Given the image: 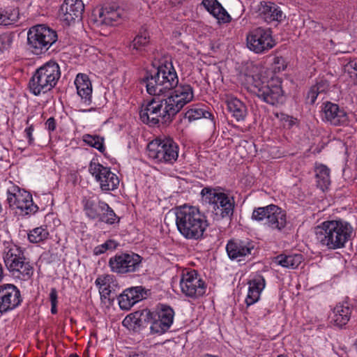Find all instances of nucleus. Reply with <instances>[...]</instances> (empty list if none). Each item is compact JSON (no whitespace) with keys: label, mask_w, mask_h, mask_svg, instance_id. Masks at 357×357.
Instances as JSON below:
<instances>
[{"label":"nucleus","mask_w":357,"mask_h":357,"mask_svg":"<svg viewBox=\"0 0 357 357\" xmlns=\"http://www.w3.org/2000/svg\"><path fill=\"white\" fill-rule=\"evenodd\" d=\"M142 259L135 252H121L111 257L108 264L112 272L123 275L138 271Z\"/></svg>","instance_id":"nucleus-10"},{"label":"nucleus","mask_w":357,"mask_h":357,"mask_svg":"<svg viewBox=\"0 0 357 357\" xmlns=\"http://www.w3.org/2000/svg\"><path fill=\"white\" fill-rule=\"evenodd\" d=\"M268 208L265 215L266 225L273 230L282 231L287 225V213L277 205L270 204L266 206Z\"/></svg>","instance_id":"nucleus-19"},{"label":"nucleus","mask_w":357,"mask_h":357,"mask_svg":"<svg viewBox=\"0 0 357 357\" xmlns=\"http://www.w3.org/2000/svg\"><path fill=\"white\" fill-rule=\"evenodd\" d=\"M97 181L100 182V188L104 191L114 190L117 188L119 184L118 176L111 172L110 168L103 169L102 174Z\"/></svg>","instance_id":"nucleus-31"},{"label":"nucleus","mask_w":357,"mask_h":357,"mask_svg":"<svg viewBox=\"0 0 357 357\" xmlns=\"http://www.w3.org/2000/svg\"><path fill=\"white\" fill-rule=\"evenodd\" d=\"M317 185L324 191L331 184L330 169L324 165L318 166L316 169Z\"/></svg>","instance_id":"nucleus-34"},{"label":"nucleus","mask_w":357,"mask_h":357,"mask_svg":"<svg viewBox=\"0 0 357 357\" xmlns=\"http://www.w3.org/2000/svg\"><path fill=\"white\" fill-rule=\"evenodd\" d=\"M153 323L150 326L151 332L162 334L168 331L173 323L174 312L166 305L159 304L155 310L152 312Z\"/></svg>","instance_id":"nucleus-13"},{"label":"nucleus","mask_w":357,"mask_h":357,"mask_svg":"<svg viewBox=\"0 0 357 357\" xmlns=\"http://www.w3.org/2000/svg\"><path fill=\"white\" fill-rule=\"evenodd\" d=\"M57 39L56 32L45 24L31 27L27 34L29 49L36 55L45 53Z\"/></svg>","instance_id":"nucleus-7"},{"label":"nucleus","mask_w":357,"mask_h":357,"mask_svg":"<svg viewBox=\"0 0 357 357\" xmlns=\"http://www.w3.org/2000/svg\"><path fill=\"white\" fill-rule=\"evenodd\" d=\"M153 323V314L148 309L138 310L128 315L123 320V324L132 327L134 330L146 328Z\"/></svg>","instance_id":"nucleus-20"},{"label":"nucleus","mask_w":357,"mask_h":357,"mask_svg":"<svg viewBox=\"0 0 357 357\" xmlns=\"http://www.w3.org/2000/svg\"><path fill=\"white\" fill-rule=\"evenodd\" d=\"M123 10L114 5H106L98 10V21L106 25L113 26L122 15Z\"/></svg>","instance_id":"nucleus-25"},{"label":"nucleus","mask_w":357,"mask_h":357,"mask_svg":"<svg viewBox=\"0 0 357 357\" xmlns=\"http://www.w3.org/2000/svg\"><path fill=\"white\" fill-rule=\"evenodd\" d=\"M249 288L248 289L259 291L261 292V291L265 287V280L264 277L261 275H255L252 280H250L248 283Z\"/></svg>","instance_id":"nucleus-39"},{"label":"nucleus","mask_w":357,"mask_h":357,"mask_svg":"<svg viewBox=\"0 0 357 357\" xmlns=\"http://www.w3.org/2000/svg\"><path fill=\"white\" fill-rule=\"evenodd\" d=\"M57 298H58V296H57L56 289L55 288H52L50 290V300L51 304L57 303H58Z\"/></svg>","instance_id":"nucleus-51"},{"label":"nucleus","mask_w":357,"mask_h":357,"mask_svg":"<svg viewBox=\"0 0 357 357\" xmlns=\"http://www.w3.org/2000/svg\"><path fill=\"white\" fill-rule=\"evenodd\" d=\"M176 225L186 239L199 240L208 226L206 216L195 206L183 205L176 209Z\"/></svg>","instance_id":"nucleus-3"},{"label":"nucleus","mask_w":357,"mask_h":357,"mask_svg":"<svg viewBox=\"0 0 357 357\" xmlns=\"http://www.w3.org/2000/svg\"><path fill=\"white\" fill-rule=\"evenodd\" d=\"M315 90L319 93H326L330 87L329 82L326 79H321L317 82V83L312 86Z\"/></svg>","instance_id":"nucleus-46"},{"label":"nucleus","mask_w":357,"mask_h":357,"mask_svg":"<svg viewBox=\"0 0 357 357\" xmlns=\"http://www.w3.org/2000/svg\"><path fill=\"white\" fill-rule=\"evenodd\" d=\"M303 257L301 254L291 255H280L275 257L276 262L283 267L295 269L301 264Z\"/></svg>","instance_id":"nucleus-33"},{"label":"nucleus","mask_w":357,"mask_h":357,"mask_svg":"<svg viewBox=\"0 0 357 357\" xmlns=\"http://www.w3.org/2000/svg\"><path fill=\"white\" fill-rule=\"evenodd\" d=\"M185 118L189 121L200 119L201 118L212 119L213 114L203 105H192L185 114Z\"/></svg>","instance_id":"nucleus-32"},{"label":"nucleus","mask_w":357,"mask_h":357,"mask_svg":"<svg viewBox=\"0 0 357 357\" xmlns=\"http://www.w3.org/2000/svg\"><path fill=\"white\" fill-rule=\"evenodd\" d=\"M128 357H146V354L144 352L142 351H129L128 354L127 355Z\"/></svg>","instance_id":"nucleus-55"},{"label":"nucleus","mask_w":357,"mask_h":357,"mask_svg":"<svg viewBox=\"0 0 357 357\" xmlns=\"http://www.w3.org/2000/svg\"><path fill=\"white\" fill-rule=\"evenodd\" d=\"M82 202L86 216L91 220H96L99 222L100 218H101V213L105 208V202L94 199L92 197H84Z\"/></svg>","instance_id":"nucleus-27"},{"label":"nucleus","mask_w":357,"mask_h":357,"mask_svg":"<svg viewBox=\"0 0 357 357\" xmlns=\"http://www.w3.org/2000/svg\"><path fill=\"white\" fill-rule=\"evenodd\" d=\"M351 309L347 302L338 303L334 307L331 314V321L335 325L342 327L346 325L351 318Z\"/></svg>","instance_id":"nucleus-28"},{"label":"nucleus","mask_w":357,"mask_h":357,"mask_svg":"<svg viewBox=\"0 0 357 357\" xmlns=\"http://www.w3.org/2000/svg\"><path fill=\"white\" fill-rule=\"evenodd\" d=\"M69 357H78V355L77 354H71Z\"/></svg>","instance_id":"nucleus-57"},{"label":"nucleus","mask_w":357,"mask_h":357,"mask_svg":"<svg viewBox=\"0 0 357 357\" xmlns=\"http://www.w3.org/2000/svg\"><path fill=\"white\" fill-rule=\"evenodd\" d=\"M100 292L101 298H108L109 300H110L109 296L111 294V290L109 289V287L101 288Z\"/></svg>","instance_id":"nucleus-53"},{"label":"nucleus","mask_w":357,"mask_h":357,"mask_svg":"<svg viewBox=\"0 0 357 357\" xmlns=\"http://www.w3.org/2000/svg\"><path fill=\"white\" fill-rule=\"evenodd\" d=\"M34 130V127L33 125H30L28 128H26L24 130L26 138L28 139V142L29 145H32L33 144V132Z\"/></svg>","instance_id":"nucleus-49"},{"label":"nucleus","mask_w":357,"mask_h":357,"mask_svg":"<svg viewBox=\"0 0 357 357\" xmlns=\"http://www.w3.org/2000/svg\"><path fill=\"white\" fill-rule=\"evenodd\" d=\"M254 250V242L248 238H232L228 241L226 245V251L229 259L239 261L245 257L252 255Z\"/></svg>","instance_id":"nucleus-15"},{"label":"nucleus","mask_w":357,"mask_h":357,"mask_svg":"<svg viewBox=\"0 0 357 357\" xmlns=\"http://www.w3.org/2000/svg\"><path fill=\"white\" fill-rule=\"evenodd\" d=\"M49 236V231L46 227H36L29 231L28 238L30 242L37 243L47 239Z\"/></svg>","instance_id":"nucleus-35"},{"label":"nucleus","mask_w":357,"mask_h":357,"mask_svg":"<svg viewBox=\"0 0 357 357\" xmlns=\"http://www.w3.org/2000/svg\"><path fill=\"white\" fill-rule=\"evenodd\" d=\"M277 357H289V356L286 354H280Z\"/></svg>","instance_id":"nucleus-58"},{"label":"nucleus","mask_w":357,"mask_h":357,"mask_svg":"<svg viewBox=\"0 0 357 357\" xmlns=\"http://www.w3.org/2000/svg\"><path fill=\"white\" fill-rule=\"evenodd\" d=\"M259 17L267 23L273 21L281 22L283 20V13L279 6L273 2H261L259 8Z\"/></svg>","instance_id":"nucleus-23"},{"label":"nucleus","mask_w":357,"mask_h":357,"mask_svg":"<svg viewBox=\"0 0 357 357\" xmlns=\"http://www.w3.org/2000/svg\"><path fill=\"white\" fill-rule=\"evenodd\" d=\"M150 158L161 162H174L178 156V146L172 138L156 139L147 146Z\"/></svg>","instance_id":"nucleus-9"},{"label":"nucleus","mask_w":357,"mask_h":357,"mask_svg":"<svg viewBox=\"0 0 357 357\" xmlns=\"http://www.w3.org/2000/svg\"><path fill=\"white\" fill-rule=\"evenodd\" d=\"M120 218L114 213V210L105 202V208L101 213V218L99 222H105L107 225H114L119 223Z\"/></svg>","instance_id":"nucleus-36"},{"label":"nucleus","mask_w":357,"mask_h":357,"mask_svg":"<svg viewBox=\"0 0 357 357\" xmlns=\"http://www.w3.org/2000/svg\"><path fill=\"white\" fill-rule=\"evenodd\" d=\"M227 109L236 121H243L247 114L245 104L236 98H229L226 100Z\"/></svg>","instance_id":"nucleus-30"},{"label":"nucleus","mask_w":357,"mask_h":357,"mask_svg":"<svg viewBox=\"0 0 357 357\" xmlns=\"http://www.w3.org/2000/svg\"><path fill=\"white\" fill-rule=\"evenodd\" d=\"M75 84L77 90L78 95L84 100V102L91 103L92 86L88 75L84 74H78L76 77Z\"/></svg>","instance_id":"nucleus-29"},{"label":"nucleus","mask_w":357,"mask_h":357,"mask_svg":"<svg viewBox=\"0 0 357 357\" xmlns=\"http://www.w3.org/2000/svg\"><path fill=\"white\" fill-rule=\"evenodd\" d=\"M190 88L177 90L176 96H169L167 98L160 100L153 98L149 101L146 107L140 112V119L151 126L160 123L169 125L180 110L189 102L191 98Z\"/></svg>","instance_id":"nucleus-1"},{"label":"nucleus","mask_w":357,"mask_h":357,"mask_svg":"<svg viewBox=\"0 0 357 357\" xmlns=\"http://www.w3.org/2000/svg\"><path fill=\"white\" fill-rule=\"evenodd\" d=\"M150 36L145 26H142L139 29L137 34L130 43L128 45L129 50L132 54H143L146 52V48L150 45Z\"/></svg>","instance_id":"nucleus-22"},{"label":"nucleus","mask_w":357,"mask_h":357,"mask_svg":"<svg viewBox=\"0 0 357 357\" xmlns=\"http://www.w3.org/2000/svg\"><path fill=\"white\" fill-rule=\"evenodd\" d=\"M84 142L91 147L103 153L105 150L103 144L104 139L98 135H85L83 137Z\"/></svg>","instance_id":"nucleus-37"},{"label":"nucleus","mask_w":357,"mask_h":357,"mask_svg":"<svg viewBox=\"0 0 357 357\" xmlns=\"http://www.w3.org/2000/svg\"><path fill=\"white\" fill-rule=\"evenodd\" d=\"M202 4L219 23L225 24L231 22V16L218 0H203Z\"/></svg>","instance_id":"nucleus-26"},{"label":"nucleus","mask_w":357,"mask_h":357,"mask_svg":"<svg viewBox=\"0 0 357 357\" xmlns=\"http://www.w3.org/2000/svg\"><path fill=\"white\" fill-rule=\"evenodd\" d=\"M346 68H347V70L350 73V70H354V73L357 76V60L356 61H351L349 62ZM352 72H351V73Z\"/></svg>","instance_id":"nucleus-52"},{"label":"nucleus","mask_w":357,"mask_h":357,"mask_svg":"<svg viewBox=\"0 0 357 357\" xmlns=\"http://www.w3.org/2000/svg\"><path fill=\"white\" fill-rule=\"evenodd\" d=\"M314 89L315 88L312 86L306 96L307 102L311 105H313L315 102V100L319 94Z\"/></svg>","instance_id":"nucleus-48"},{"label":"nucleus","mask_w":357,"mask_h":357,"mask_svg":"<svg viewBox=\"0 0 357 357\" xmlns=\"http://www.w3.org/2000/svg\"><path fill=\"white\" fill-rule=\"evenodd\" d=\"M204 357H218L217 356H213V355H209V354H206L205 355Z\"/></svg>","instance_id":"nucleus-59"},{"label":"nucleus","mask_w":357,"mask_h":357,"mask_svg":"<svg viewBox=\"0 0 357 357\" xmlns=\"http://www.w3.org/2000/svg\"><path fill=\"white\" fill-rule=\"evenodd\" d=\"M182 292L188 297L197 298L202 296L206 289L204 280L199 278L197 271L192 270L183 273L180 281Z\"/></svg>","instance_id":"nucleus-12"},{"label":"nucleus","mask_w":357,"mask_h":357,"mask_svg":"<svg viewBox=\"0 0 357 357\" xmlns=\"http://www.w3.org/2000/svg\"><path fill=\"white\" fill-rule=\"evenodd\" d=\"M18 10H13L10 13L0 8V25L7 26L17 22Z\"/></svg>","instance_id":"nucleus-38"},{"label":"nucleus","mask_w":357,"mask_h":357,"mask_svg":"<svg viewBox=\"0 0 357 357\" xmlns=\"http://www.w3.org/2000/svg\"><path fill=\"white\" fill-rule=\"evenodd\" d=\"M248 47L257 54L268 52L275 45L271 29L257 27L247 35Z\"/></svg>","instance_id":"nucleus-11"},{"label":"nucleus","mask_w":357,"mask_h":357,"mask_svg":"<svg viewBox=\"0 0 357 357\" xmlns=\"http://www.w3.org/2000/svg\"><path fill=\"white\" fill-rule=\"evenodd\" d=\"M218 193L219 192H216L215 190L210 188H204L201 192L202 197H204L206 200H208L211 205L216 202V197H215V195H218Z\"/></svg>","instance_id":"nucleus-43"},{"label":"nucleus","mask_w":357,"mask_h":357,"mask_svg":"<svg viewBox=\"0 0 357 357\" xmlns=\"http://www.w3.org/2000/svg\"><path fill=\"white\" fill-rule=\"evenodd\" d=\"M84 5L82 0H65L60 8L62 20L70 25L75 20H81Z\"/></svg>","instance_id":"nucleus-18"},{"label":"nucleus","mask_w":357,"mask_h":357,"mask_svg":"<svg viewBox=\"0 0 357 357\" xmlns=\"http://www.w3.org/2000/svg\"><path fill=\"white\" fill-rule=\"evenodd\" d=\"M268 210L266 206L255 208L252 214V219L257 222L265 220V215L268 213Z\"/></svg>","instance_id":"nucleus-44"},{"label":"nucleus","mask_w":357,"mask_h":357,"mask_svg":"<svg viewBox=\"0 0 357 357\" xmlns=\"http://www.w3.org/2000/svg\"><path fill=\"white\" fill-rule=\"evenodd\" d=\"M60 77L59 64L56 61H50L34 72L29 82V90L35 96L45 93L56 85Z\"/></svg>","instance_id":"nucleus-5"},{"label":"nucleus","mask_w":357,"mask_h":357,"mask_svg":"<svg viewBox=\"0 0 357 357\" xmlns=\"http://www.w3.org/2000/svg\"><path fill=\"white\" fill-rule=\"evenodd\" d=\"M3 259L7 269L15 277L27 280L33 275V268L20 247L15 245L8 248L3 253Z\"/></svg>","instance_id":"nucleus-8"},{"label":"nucleus","mask_w":357,"mask_h":357,"mask_svg":"<svg viewBox=\"0 0 357 357\" xmlns=\"http://www.w3.org/2000/svg\"><path fill=\"white\" fill-rule=\"evenodd\" d=\"M103 169H106V167H104L100 163L91 161L89 165V171L97 180L100 178V176L102 174Z\"/></svg>","instance_id":"nucleus-42"},{"label":"nucleus","mask_w":357,"mask_h":357,"mask_svg":"<svg viewBox=\"0 0 357 357\" xmlns=\"http://www.w3.org/2000/svg\"><path fill=\"white\" fill-rule=\"evenodd\" d=\"M140 83L146 85L147 93L151 96H159L167 93H170L169 96H176V91L180 87L183 89L187 86L190 88L192 95L189 102L194 98L193 89L190 84H178V77L172 63L146 70Z\"/></svg>","instance_id":"nucleus-2"},{"label":"nucleus","mask_w":357,"mask_h":357,"mask_svg":"<svg viewBox=\"0 0 357 357\" xmlns=\"http://www.w3.org/2000/svg\"><path fill=\"white\" fill-rule=\"evenodd\" d=\"M51 305H52V307H51L52 314H56L57 313V308H56L57 303H55V304L52 303V304H51Z\"/></svg>","instance_id":"nucleus-56"},{"label":"nucleus","mask_w":357,"mask_h":357,"mask_svg":"<svg viewBox=\"0 0 357 357\" xmlns=\"http://www.w3.org/2000/svg\"><path fill=\"white\" fill-rule=\"evenodd\" d=\"M150 294L151 290L142 286L128 288L119 296V307L122 310H128L137 302L146 298Z\"/></svg>","instance_id":"nucleus-17"},{"label":"nucleus","mask_w":357,"mask_h":357,"mask_svg":"<svg viewBox=\"0 0 357 357\" xmlns=\"http://www.w3.org/2000/svg\"><path fill=\"white\" fill-rule=\"evenodd\" d=\"M14 191H16L17 208L25 211L26 214L35 213L38 211V207L34 204L31 194L17 186H14Z\"/></svg>","instance_id":"nucleus-24"},{"label":"nucleus","mask_w":357,"mask_h":357,"mask_svg":"<svg viewBox=\"0 0 357 357\" xmlns=\"http://www.w3.org/2000/svg\"><path fill=\"white\" fill-rule=\"evenodd\" d=\"M322 119L335 126H347L349 116L343 108L337 104L326 101L321 107Z\"/></svg>","instance_id":"nucleus-16"},{"label":"nucleus","mask_w":357,"mask_h":357,"mask_svg":"<svg viewBox=\"0 0 357 357\" xmlns=\"http://www.w3.org/2000/svg\"><path fill=\"white\" fill-rule=\"evenodd\" d=\"M107 280V277L98 278L96 280V284L98 287L99 289L100 290L102 286L106 285Z\"/></svg>","instance_id":"nucleus-54"},{"label":"nucleus","mask_w":357,"mask_h":357,"mask_svg":"<svg viewBox=\"0 0 357 357\" xmlns=\"http://www.w3.org/2000/svg\"><path fill=\"white\" fill-rule=\"evenodd\" d=\"M56 120L54 117L49 118L45 123L49 131L52 132L56 129Z\"/></svg>","instance_id":"nucleus-50"},{"label":"nucleus","mask_w":357,"mask_h":357,"mask_svg":"<svg viewBox=\"0 0 357 357\" xmlns=\"http://www.w3.org/2000/svg\"><path fill=\"white\" fill-rule=\"evenodd\" d=\"M29 119H27V120H26V124H27V125L29 124Z\"/></svg>","instance_id":"nucleus-60"},{"label":"nucleus","mask_w":357,"mask_h":357,"mask_svg":"<svg viewBox=\"0 0 357 357\" xmlns=\"http://www.w3.org/2000/svg\"><path fill=\"white\" fill-rule=\"evenodd\" d=\"M317 241L330 250L342 248L351 239L353 227L347 221L339 219L327 220L315 227Z\"/></svg>","instance_id":"nucleus-4"},{"label":"nucleus","mask_w":357,"mask_h":357,"mask_svg":"<svg viewBox=\"0 0 357 357\" xmlns=\"http://www.w3.org/2000/svg\"><path fill=\"white\" fill-rule=\"evenodd\" d=\"M118 246V243L114 240H107L105 243L102 245L96 246L93 250V254L95 255H100L105 253L108 250H114Z\"/></svg>","instance_id":"nucleus-40"},{"label":"nucleus","mask_w":357,"mask_h":357,"mask_svg":"<svg viewBox=\"0 0 357 357\" xmlns=\"http://www.w3.org/2000/svg\"><path fill=\"white\" fill-rule=\"evenodd\" d=\"M6 202L10 208H17V197L16 191H14V186L12 187V189H8L7 190Z\"/></svg>","instance_id":"nucleus-45"},{"label":"nucleus","mask_w":357,"mask_h":357,"mask_svg":"<svg viewBox=\"0 0 357 357\" xmlns=\"http://www.w3.org/2000/svg\"><path fill=\"white\" fill-rule=\"evenodd\" d=\"M22 301L20 291L15 285H0V315L15 309Z\"/></svg>","instance_id":"nucleus-14"},{"label":"nucleus","mask_w":357,"mask_h":357,"mask_svg":"<svg viewBox=\"0 0 357 357\" xmlns=\"http://www.w3.org/2000/svg\"><path fill=\"white\" fill-rule=\"evenodd\" d=\"M216 202L213 206V213L215 215H220L222 218H231L234 213V200L223 192H219L216 195Z\"/></svg>","instance_id":"nucleus-21"},{"label":"nucleus","mask_w":357,"mask_h":357,"mask_svg":"<svg viewBox=\"0 0 357 357\" xmlns=\"http://www.w3.org/2000/svg\"><path fill=\"white\" fill-rule=\"evenodd\" d=\"M260 294L261 292L259 291L248 289V294L245 298L247 305L249 306L256 303L259 298Z\"/></svg>","instance_id":"nucleus-47"},{"label":"nucleus","mask_w":357,"mask_h":357,"mask_svg":"<svg viewBox=\"0 0 357 357\" xmlns=\"http://www.w3.org/2000/svg\"><path fill=\"white\" fill-rule=\"evenodd\" d=\"M259 74L249 76L248 81L251 84L252 91L265 102L278 105L284 102V91L281 82L278 79L265 82Z\"/></svg>","instance_id":"nucleus-6"},{"label":"nucleus","mask_w":357,"mask_h":357,"mask_svg":"<svg viewBox=\"0 0 357 357\" xmlns=\"http://www.w3.org/2000/svg\"><path fill=\"white\" fill-rule=\"evenodd\" d=\"M13 43V36L10 33H4L0 35V52L8 50Z\"/></svg>","instance_id":"nucleus-41"}]
</instances>
